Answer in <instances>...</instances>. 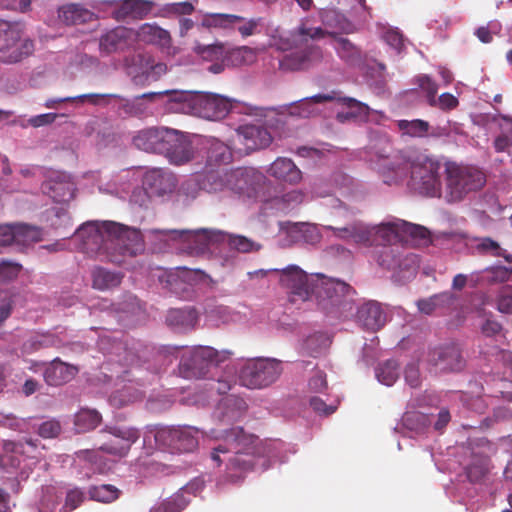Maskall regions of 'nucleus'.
Returning a JSON list of instances; mask_svg holds the SVG:
<instances>
[{
  "mask_svg": "<svg viewBox=\"0 0 512 512\" xmlns=\"http://www.w3.org/2000/svg\"><path fill=\"white\" fill-rule=\"evenodd\" d=\"M368 161L384 184L392 186L406 181L407 187L418 195L439 198L442 194L444 166L433 155H405L395 151L386 137H380L370 143Z\"/></svg>",
  "mask_w": 512,
  "mask_h": 512,
  "instance_id": "1",
  "label": "nucleus"
},
{
  "mask_svg": "<svg viewBox=\"0 0 512 512\" xmlns=\"http://www.w3.org/2000/svg\"><path fill=\"white\" fill-rule=\"evenodd\" d=\"M211 437L220 440L212 450L211 460L218 467L225 465L226 477L232 482L241 480L250 470L265 471L276 459L284 462L280 457L281 442H262L240 427L221 433L212 430Z\"/></svg>",
  "mask_w": 512,
  "mask_h": 512,
  "instance_id": "2",
  "label": "nucleus"
},
{
  "mask_svg": "<svg viewBox=\"0 0 512 512\" xmlns=\"http://www.w3.org/2000/svg\"><path fill=\"white\" fill-rule=\"evenodd\" d=\"M278 279L291 302L315 301L326 315L348 317L353 312V288L339 279L307 274L297 265L279 269Z\"/></svg>",
  "mask_w": 512,
  "mask_h": 512,
  "instance_id": "3",
  "label": "nucleus"
},
{
  "mask_svg": "<svg viewBox=\"0 0 512 512\" xmlns=\"http://www.w3.org/2000/svg\"><path fill=\"white\" fill-rule=\"evenodd\" d=\"M71 241L83 253L117 264L123 263V256H136L144 250V235L138 229L114 221H87Z\"/></svg>",
  "mask_w": 512,
  "mask_h": 512,
  "instance_id": "4",
  "label": "nucleus"
},
{
  "mask_svg": "<svg viewBox=\"0 0 512 512\" xmlns=\"http://www.w3.org/2000/svg\"><path fill=\"white\" fill-rule=\"evenodd\" d=\"M147 236L163 242L170 248L175 246L192 255L214 253L217 249L225 245L241 253H249L260 249L258 243L244 236L231 235L217 229H154L147 231Z\"/></svg>",
  "mask_w": 512,
  "mask_h": 512,
  "instance_id": "5",
  "label": "nucleus"
},
{
  "mask_svg": "<svg viewBox=\"0 0 512 512\" xmlns=\"http://www.w3.org/2000/svg\"><path fill=\"white\" fill-rule=\"evenodd\" d=\"M169 110L218 121L224 119L230 112L262 119L267 117L269 109L211 92L172 91Z\"/></svg>",
  "mask_w": 512,
  "mask_h": 512,
  "instance_id": "6",
  "label": "nucleus"
},
{
  "mask_svg": "<svg viewBox=\"0 0 512 512\" xmlns=\"http://www.w3.org/2000/svg\"><path fill=\"white\" fill-rule=\"evenodd\" d=\"M404 220L389 217L379 224H368L362 221H354L345 226L321 225L320 232L331 233V236L339 240L352 241L363 246H392L403 241Z\"/></svg>",
  "mask_w": 512,
  "mask_h": 512,
  "instance_id": "7",
  "label": "nucleus"
},
{
  "mask_svg": "<svg viewBox=\"0 0 512 512\" xmlns=\"http://www.w3.org/2000/svg\"><path fill=\"white\" fill-rule=\"evenodd\" d=\"M333 32L324 29L317 24L314 17L302 18L297 27L289 32V48L298 50L286 55L280 65L284 69H306L319 63L323 58L322 49L314 44H308L310 40H320L332 35Z\"/></svg>",
  "mask_w": 512,
  "mask_h": 512,
  "instance_id": "8",
  "label": "nucleus"
},
{
  "mask_svg": "<svg viewBox=\"0 0 512 512\" xmlns=\"http://www.w3.org/2000/svg\"><path fill=\"white\" fill-rule=\"evenodd\" d=\"M459 465L464 470L469 483L457 487L447 488L446 493L459 503L469 505L477 495V488L473 484L482 483L489 473V459L483 440L473 444L461 445L456 448Z\"/></svg>",
  "mask_w": 512,
  "mask_h": 512,
  "instance_id": "9",
  "label": "nucleus"
},
{
  "mask_svg": "<svg viewBox=\"0 0 512 512\" xmlns=\"http://www.w3.org/2000/svg\"><path fill=\"white\" fill-rule=\"evenodd\" d=\"M109 433L112 438L99 450H82L76 453V462L82 469L87 470L85 472L87 477L110 470V462L103 457V452L120 458L125 457L141 435L138 429L129 426L111 427Z\"/></svg>",
  "mask_w": 512,
  "mask_h": 512,
  "instance_id": "10",
  "label": "nucleus"
},
{
  "mask_svg": "<svg viewBox=\"0 0 512 512\" xmlns=\"http://www.w3.org/2000/svg\"><path fill=\"white\" fill-rule=\"evenodd\" d=\"M485 183V175L479 169L455 162H446L442 194L438 199L449 204L461 202L469 194L480 190Z\"/></svg>",
  "mask_w": 512,
  "mask_h": 512,
  "instance_id": "11",
  "label": "nucleus"
},
{
  "mask_svg": "<svg viewBox=\"0 0 512 512\" xmlns=\"http://www.w3.org/2000/svg\"><path fill=\"white\" fill-rule=\"evenodd\" d=\"M199 430L193 426H147L143 433L145 446L153 442L158 447L178 452H192L198 446Z\"/></svg>",
  "mask_w": 512,
  "mask_h": 512,
  "instance_id": "12",
  "label": "nucleus"
},
{
  "mask_svg": "<svg viewBox=\"0 0 512 512\" xmlns=\"http://www.w3.org/2000/svg\"><path fill=\"white\" fill-rule=\"evenodd\" d=\"M230 350H216L211 346H194L183 351L179 363V373L187 379L204 378L212 366L230 359Z\"/></svg>",
  "mask_w": 512,
  "mask_h": 512,
  "instance_id": "13",
  "label": "nucleus"
},
{
  "mask_svg": "<svg viewBox=\"0 0 512 512\" xmlns=\"http://www.w3.org/2000/svg\"><path fill=\"white\" fill-rule=\"evenodd\" d=\"M34 50L33 42L24 35L20 22L0 20V61L16 63L29 56Z\"/></svg>",
  "mask_w": 512,
  "mask_h": 512,
  "instance_id": "14",
  "label": "nucleus"
},
{
  "mask_svg": "<svg viewBox=\"0 0 512 512\" xmlns=\"http://www.w3.org/2000/svg\"><path fill=\"white\" fill-rule=\"evenodd\" d=\"M281 373V362L277 359H249L239 372V381L249 389H262L274 383Z\"/></svg>",
  "mask_w": 512,
  "mask_h": 512,
  "instance_id": "15",
  "label": "nucleus"
},
{
  "mask_svg": "<svg viewBox=\"0 0 512 512\" xmlns=\"http://www.w3.org/2000/svg\"><path fill=\"white\" fill-rule=\"evenodd\" d=\"M337 98V92L331 91L328 93H320L310 97H305L290 104H285L279 107H264L269 109L267 117L270 113L278 115L288 114L290 116L308 118L315 116L323 111L330 103H333Z\"/></svg>",
  "mask_w": 512,
  "mask_h": 512,
  "instance_id": "16",
  "label": "nucleus"
},
{
  "mask_svg": "<svg viewBox=\"0 0 512 512\" xmlns=\"http://www.w3.org/2000/svg\"><path fill=\"white\" fill-rule=\"evenodd\" d=\"M419 257L414 253H396L392 248H385L378 257V264L391 271L393 278L399 282L412 279L419 269Z\"/></svg>",
  "mask_w": 512,
  "mask_h": 512,
  "instance_id": "17",
  "label": "nucleus"
},
{
  "mask_svg": "<svg viewBox=\"0 0 512 512\" xmlns=\"http://www.w3.org/2000/svg\"><path fill=\"white\" fill-rule=\"evenodd\" d=\"M263 177L253 169L229 170V192L239 197L257 201Z\"/></svg>",
  "mask_w": 512,
  "mask_h": 512,
  "instance_id": "18",
  "label": "nucleus"
},
{
  "mask_svg": "<svg viewBox=\"0 0 512 512\" xmlns=\"http://www.w3.org/2000/svg\"><path fill=\"white\" fill-rule=\"evenodd\" d=\"M426 361L436 373L460 371L465 366L460 348L454 343L430 349Z\"/></svg>",
  "mask_w": 512,
  "mask_h": 512,
  "instance_id": "19",
  "label": "nucleus"
},
{
  "mask_svg": "<svg viewBox=\"0 0 512 512\" xmlns=\"http://www.w3.org/2000/svg\"><path fill=\"white\" fill-rule=\"evenodd\" d=\"M136 42L135 29L118 26L107 30L98 40V48L101 57L121 54L131 48Z\"/></svg>",
  "mask_w": 512,
  "mask_h": 512,
  "instance_id": "20",
  "label": "nucleus"
},
{
  "mask_svg": "<svg viewBox=\"0 0 512 512\" xmlns=\"http://www.w3.org/2000/svg\"><path fill=\"white\" fill-rule=\"evenodd\" d=\"M334 102L345 109L337 112V119L340 122L357 120L380 123L386 118L383 112L371 109L367 104L360 102L355 98L343 97L339 92H337V98Z\"/></svg>",
  "mask_w": 512,
  "mask_h": 512,
  "instance_id": "21",
  "label": "nucleus"
},
{
  "mask_svg": "<svg viewBox=\"0 0 512 512\" xmlns=\"http://www.w3.org/2000/svg\"><path fill=\"white\" fill-rule=\"evenodd\" d=\"M197 149L187 133L174 129L163 157L174 166H183L196 158Z\"/></svg>",
  "mask_w": 512,
  "mask_h": 512,
  "instance_id": "22",
  "label": "nucleus"
},
{
  "mask_svg": "<svg viewBox=\"0 0 512 512\" xmlns=\"http://www.w3.org/2000/svg\"><path fill=\"white\" fill-rule=\"evenodd\" d=\"M353 295H355V291L353 290ZM352 299H354V296H352ZM353 301V312L348 317L343 316H335L330 315L333 318H340V319H348L354 315H356L358 323L365 329L370 331H377L381 329L386 321H387V315L383 308L381 307V304L373 301L368 300L364 301L361 304L356 305L355 300Z\"/></svg>",
  "mask_w": 512,
  "mask_h": 512,
  "instance_id": "23",
  "label": "nucleus"
},
{
  "mask_svg": "<svg viewBox=\"0 0 512 512\" xmlns=\"http://www.w3.org/2000/svg\"><path fill=\"white\" fill-rule=\"evenodd\" d=\"M173 131L164 126L143 129L133 137V144L142 151L163 156Z\"/></svg>",
  "mask_w": 512,
  "mask_h": 512,
  "instance_id": "24",
  "label": "nucleus"
},
{
  "mask_svg": "<svg viewBox=\"0 0 512 512\" xmlns=\"http://www.w3.org/2000/svg\"><path fill=\"white\" fill-rule=\"evenodd\" d=\"M230 389L231 382L228 379L209 378L191 388L184 401L188 405L204 406L215 400L216 396L226 394Z\"/></svg>",
  "mask_w": 512,
  "mask_h": 512,
  "instance_id": "25",
  "label": "nucleus"
},
{
  "mask_svg": "<svg viewBox=\"0 0 512 512\" xmlns=\"http://www.w3.org/2000/svg\"><path fill=\"white\" fill-rule=\"evenodd\" d=\"M143 186L151 196L164 197L171 195L177 187L174 173L163 168H152L143 175Z\"/></svg>",
  "mask_w": 512,
  "mask_h": 512,
  "instance_id": "26",
  "label": "nucleus"
},
{
  "mask_svg": "<svg viewBox=\"0 0 512 512\" xmlns=\"http://www.w3.org/2000/svg\"><path fill=\"white\" fill-rule=\"evenodd\" d=\"M99 350L104 354L115 355L119 362L124 364H134L140 358L139 343H134L131 347H128L126 343L118 341L115 337H112L109 333H105L99 336L97 342Z\"/></svg>",
  "mask_w": 512,
  "mask_h": 512,
  "instance_id": "27",
  "label": "nucleus"
},
{
  "mask_svg": "<svg viewBox=\"0 0 512 512\" xmlns=\"http://www.w3.org/2000/svg\"><path fill=\"white\" fill-rule=\"evenodd\" d=\"M191 272L185 267H177L175 269L157 268L153 272V276L157 277L163 288L179 297H183L188 292L190 284Z\"/></svg>",
  "mask_w": 512,
  "mask_h": 512,
  "instance_id": "28",
  "label": "nucleus"
},
{
  "mask_svg": "<svg viewBox=\"0 0 512 512\" xmlns=\"http://www.w3.org/2000/svg\"><path fill=\"white\" fill-rule=\"evenodd\" d=\"M237 140L247 151L268 147L272 141L271 133L261 126L244 124L236 129Z\"/></svg>",
  "mask_w": 512,
  "mask_h": 512,
  "instance_id": "29",
  "label": "nucleus"
},
{
  "mask_svg": "<svg viewBox=\"0 0 512 512\" xmlns=\"http://www.w3.org/2000/svg\"><path fill=\"white\" fill-rule=\"evenodd\" d=\"M203 482L194 480L182 487L173 496L167 498L161 503L152 508L151 512H180L190 502V498L186 497L187 494H196L202 489Z\"/></svg>",
  "mask_w": 512,
  "mask_h": 512,
  "instance_id": "30",
  "label": "nucleus"
},
{
  "mask_svg": "<svg viewBox=\"0 0 512 512\" xmlns=\"http://www.w3.org/2000/svg\"><path fill=\"white\" fill-rule=\"evenodd\" d=\"M4 455L1 458L3 465H10L13 468H19L25 456L34 458L33 452L36 450V444L31 440L23 441H5L3 443Z\"/></svg>",
  "mask_w": 512,
  "mask_h": 512,
  "instance_id": "31",
  "label": "nucleus"
},
{
  "mask_svg": "<svg viewBox=\"0 0 512 512\" xmlns=\"http://www.w3.org/2000/svg\"><path fill=\"white\" fill-rule=\"evenodd\" d=\"M139 72L130 71L135 83L145 84L160 79L167 72V65L156 62L149 55L138 56Z\"/></svg>",
  "mask_w": 512,
  "mask_h": 512,
  "instance_id": "32",
  "label": "nucleus"
},
{
  "mask_svg": "<svg viewBox=\"0 0 512 512\" xmlns=\"http://www.w3.org/2000/svg\"><path fill=\"white\" fill-rule=\"evenodd\" d=\"M202 178V189L209 194L229 192V170L206 167L199 172Z\"/></svg>",
  "mask_w": 512,
  "mask_h": 512,
  "instance_id": "33",
  "label": "nucleus"
},
{
  "mask_svg": "<svg viewBox=\"0 0 512 512\" xmlns=\"http://www.w3.org/2000/svg\"><path fill=\"white\" fill-rule=\"evenodd\" d=\"M199 320V315L194 308L170 309L166 316L167 325L175 332L185 333L193 330Z\"/></svg>",
  "mask_w": 512,
  "mask_h": 512,
  "instance_id": "34",
  "label": "nucleus"
},
{
  "mask_svg": "<svg viewBox=\"0 0 512 512\" xmlns=\"http://www.w3.org/2000/svg\"><path fill=\"white\" fill-rule=\"evenodd\" d=\"M154 6L149 0H121L112 11L113 17L120 21L126 18L142 19Z\"/></svg>",
  "mask_w": 512,
  "mask_h": 512,
  "instance_id": "35",
  "label": "nucleus"
},
{
  "mask_svg": "<svg viewBox=\"0 0 512 512\" xmlns=\"http://www.w3.org/2000/svg\"><path fill=\"white\" fill-rule=\"evenodd\" d=\"M280 237L284 245H291L300 241L312 242L316 239L312 234L316 226L306 223L279 222Z\"/></svg>",
  "mask_w": 512,
  "mask_h": 512,
  "instance_id": "36",
  "label": "nucleus"
},
{
  "mask_svg": "<svg viewBox=\"0 0 512 512\" xmlns=\"http://www.w3.org/2000/svg\"><path fill=\"white\" fill-rule=\"evenodd\" d=\"M330 45L336 51L338 57L350 67H361L364 57L361 50L354 45L348 38L343 36H333Z\"/></svg>",
  "mask_w": 512,
  "mask_h": 512,
  "instance_id": "37",
  "label": "nucleus"
},
{
  "mask_svg": "<svg viewBox=\"0 0 512 512\" xmlns=\"http://www.w3.org/2000/svg\"><path fill=\"white\" fill-rule=\"evenodd\" d=\"M202 150L205 151L206 167L219 168L220 165L227 164L232 159L230 148L215 138L206 139L202 143Z\"/></svg>",
  "mask_w": 512,
  "mask_h": 512,
  "instance_id": "38",
  "label": "nucleus"
},
{
  "mask_svg": "<svg viewBox=\"0 0 512 512\" xmlns=\"http://www.w3.org/2000/svg\"><path fill=\"white\" fill-rule=\"evenodd\" d=\"M432 424L430 416L419 411H407L402 417L401 433L412 438L424 434Z\"/></svg>",
  "mask_w": 512,
  "mask_h": 512,
  "instance_id": "39",
  "label": "nucleus"
},
{
  "mask_svg": "<svg viewBox=\"0 0 512 512\" xmlns=\"http://www.w3.org/2000/svg\"><path fill=\"white\" fill-rule=\"evenodd\" d=\"M305 199V195L300 190H291L287 193L283 194L281 197L275 196L270 199H260L263 203L262 210L267 213L268 211H279V212H288L299 204H301Z\"/></svg>",
  "mask_w": 512,
  "mask_h": 512,
  "instance_id": "40",
  "label": "nucleus"
},
{
  "mask_svg": "<svg viewBox=\"0 0 512 512\" xmlns=\"http://www.w3.org/2000/svg\"><path fill=\"white\" fill-rule=\"evenodd\" d=\"M77 372L76 366L64 363L56 358L44 369V379L47 384L58 386L71 381Z\"/></svg>",
  "mask_w": 512,
  "mask_h": 512,
  "instance_id": "41",
  "label": "nucleus"
},
{
  "mask_svg": "<svg viewBox=\"0 0 512 512\" xmlns=\"http://www.w3.org/2000/svg\"><path fill=\"white\" fill-rule=\"evenodd\" d=\"M68 176L61 174L57 179H51L43 183L42 190L55 202L64 203L74 197V184L69 181Z\"/></svg>",
  "mask_w": 512,
  "mask_h": 512,
  "instance_id": "42",
  "label": "nucleus"
},
{
  "mask_svg": "<svg viewBox=\"0 0 512 512\" xmlns=\"http://www.w3.org/2000/svg\"><path fill=\"white\" fill-rule=\"evenodd\" d=\"M135 34L136 41L139 40L160 47H169L171 45L170 33L156 24H142L135 30Z\"/></svg>",
  "mask_w": 512,
  "mask_h": 512,
  "instance_id": "43",
  "label": "nucleus"
},
{
  "mask_svg": "<svg viewBox=\"0 0 512 512\" xmlns=\"http://www.w3.org/2000/svg\"><path fill=\"white\" fill-rule=\"evenodd\" d=\"M200 57L211 64L207 70L213 74H220L224 71L227 60V52L223 45L213 44L207 46H199L197 49Z\"/></svg>",
  "mask_w": 512,
  "mask_h": 512,
  "instance_id": "44",
  "label": "nucleus"
},
{
  "mask_svg": "<svg viewBox=\"0 0 512 512\" xmlns=\"http://www.w3.org/2000/svg\"><path fill=\"white\" fill-rule=\"evenodd\" d=\"M58 18L66 25H76L91 21L94 13L81 4L68 3L58 8Z\"/></svg>",
  "mask_w": 512,
  "mask_h": 512,
  "instance_id": "45",
  "label": "nucleus"
},
{
  "mask_svg": "<svg viewBox=\"0 0 512 512\" xmlns=\"http://www.w3.org/2000/svg\"><path fill=\"white\" fill-rule=\"evenodd\" d=\"M269 174L278 180L291 184L298 183L301 180V171L288 158H277L268 170Z\"/></svg>",
  "mask_w": 512,
  "mask_h": 512,
  "instance_id": "46",
  "label": "nucleus"
},
{
  "mask_svg": "<svg viewBox=\"0 0 512 512\" xmlns=\"http://www.w3.org/2000/svg\"><path fill=\"white\" fill-rule=\"evenodd\" d=\"M200 26L207 29H232L244 18L234 14L226 13H203Z\"/></svg>",
  "mask_w": 512,
  "mask_h": 512,
  "instance_id": "47",
  "label": "nucleus"
},
{
  "mask_svg": "<svg viewBox=\"0 0 512 512\" xmlns=\"http://www.w3.org/2000/svg\"><path fill=\"white\" fill-rule=\"evenodd\" d=\"M319 18L322 27L333 32L332 35H328L331 39L337 36V31H347L350 26L343 13L334 8L322 9L319 12Z\"/></svg>",
  "mask_w": 512,
  "mask_h": 512,
  "instance_id": "48",
  "label": "nucleus"
},
{
  "mask_svg": "<svg viewBox=\"0 0 512 512\" xmlns=\"http://www.w3.org/2000/svg\"><path fill=\"white\" fill-rule=\"evenodd\" d=\"M138 182V177L136 176V172L133 170H124L122 171L113 181V183L108 184V187L103 189L100 187V190H105L108 193L115 194L121 198H125L129 193L131 188Z\"/></svg>",
  "mask_w": 512,
  "mask_h": 512,
  "instance_id": "49",
  "label": "nucleus"
},
{
  "mask_svg": "<svg viewBox=\"0 0 512 512\" xmlns=\"http://www.w3.org/2000/svg\"><path fill=\"white\" fill-rule=\"evenodd\" d=\"M485 281L490 284L502 283L512 281V268L505 266H492L488 267L481 272H474L471 274V280Z\"/></svg>",
  "mask_w": 512,
  "mask_h": 512,
  "instance_id": "50",
  "label": "nucleus"
},
{
  "mask_svg": "<svg viewBox=\"0 0 512 512\" xmlns=\"http://www.w3.org/2000/svg\"><path fill=\"white\" fill-rule=\"evenodd\" d=\"M465 243L474 253L493 257H499L502 254L499 243L490 237H466Z\"/></svg>",
  "mask_w": 512,
  "mask_h": 512,
  "instance_id": "51",
  "label": "nucleus"
},
{
  "mask_svg": "<svg viewBox=\"0 0 512 512\" xmlns=\"http://www.w3.org/2000/svg\"><path fill=\"white\" fill-rule=\"evenodd\" d=\"M122 280V275L109 271L102 267H95L92 270L93 287L98 290H108L117 287Z\"/></svg>",
  "mask_w": 512,
  "mask_h": 512,
  "instance_id": "52",
  "label": "nucleus"
},
{
  "mask_svg": "<svg viewBox=\"0 0 512 512\" xmlns=\"http://www.w3.org/2000/svg\"><path fill=\"white\" fill-rule=\"evenodd\" d=\"M172 91H163V92H149L144 93L141 96L135 97L132 101H130L127 106L129 112L135 116H144L150 113V108L148 106V101H152L156 98H160L164 95L169 97L168 106L170 105Z\"/></svg>",
  "mask_w": 512,
  "mask_h": 512,
  "instance_id": "53",
  "label": "nucleus"
},
{
  "mask_svg": "<svg viewBox=\"0 0 512 512\" xmlns=\"http://www.w3.org/2000/svg\"><path fill=\"white\" fill-rule=\"evenodd\" d=\"M479 318H482V322L479 324L481 337L484 340H495L496 337L502 332V325L493 319L492 314L487 313L483 308H477L476 310Z\"/></svg>",
  "mask_w": 512,
  "mask_h": 512,
  "instance_id": "54",
  "label": "nucleus"
},
{
  "mask_svg": "<svg viewBox=\"0 0 512 512\" xmlns=\"http://www.w3.org/2000/svg\"><path fill=\"white\" fill-rule=\"evenodd\" d=\"M118 96L115 94H82L72 97H63V98H50L45 101V107L49 109L56 108V104L63 102H84L88 101L93 105L101 104L107 98H117Z\"/></svg>",
  "mask_w": 512,
  "mask_h": 512,
  "instance_id": "55",
  "label": "nucleus"
},
{
  "mask_svg": "<svg viewBox=\"0 0 512 512\" xmlns=\"http://www.w3.org/2000/svg\"><path fill=\"white\" fill-rule=\"evenodd\" d=\"M397 126L402 135L423 138L429 135L430 124L421 119L399 120Z\"/></svg>",
  "mask_w": 512,
  "mask_h": 512,
  "instance_id": "56",
  "label": "nucleus"
},
{
  "mask_svg": "<svg viewBox=\"0 0 512 512\" xmlns=\"http://www.w3.org/2000/svg\"><path fill=\"white\" fill-rule=\"evenodd\" d=\"M42 239V231L26 224H15V245L29 246Z\"/></svg>",
  "mask_w": 512,
  "mask_h": 512,
  "instance_id": "57",
  "label": "nucleus"
},
{
  "mask_svg": "<svg viewBox=\"0 0 512 512\" xmlns=\"http://www.w3.org/2000/svg\"><path fill=\"white\" fill-rule=\"evenodd\" d=\"M454 296L450 292H443L431 296L428 299H422L417 302V306L420 312L424 314H431L437 308L448 306L454 302Z\"/></svg>",
  "mask_w": 512,
  "mask_h": 512,
  "instance_id": "58",
  "label": "nucleus"
},
{
  "mask_svg": "<svg viewBox=\"0 0 512 512\" xmlns=\"http://www.w3.org/2000/svg\"><path fill=\"white\" fill-rule=\"evenodd\" d=\"M101 421V415L94 409H81L75 415V426L78 432H86L94 429Z\"/></svg>",
  "mask_w": 512,
  "mask_h": 512,
  "instance_id": "59",
  "label": "nucleus"
},
{
  "mask_svg": "<svg viewBox=\"0 0 512 512\" xmlns=\"http://www.w3.org/2000/svg\"><path fill=\"white\" fill-rule=\"evenodd\" d=\"M330 343V337L326 333L318 332L307 337L303 348L309 355L317 357L326 351Z\"/></svg>",
  "mask_w": 512,
  "mask_h": 512,
  "instance_id": "60",
  "label": "nucleus"
},
{
  "mask_svg": "<svg viewBox=\"0 0 512 512\" xmlns=\"http://www.w3.org/2000/svg\"><path fill=\"white\" fill-rule=\"evenodd\" d=\"M380 36L396 54H401L405 49L406 40L398 28L383 26L380 30Z\"/></svg>",
  "mask_w": 512,
  "mask_h": 512,
  "instance_id": "61",
  "label": "nucleus"
},
{
  "mask_svg": "<svg viewBox=\"0 0 512 512\" xmlns=\"http://www.w3.org/2000/svg\"><path fill=\"white\" fill-rule=\"evenodd\" d=\"M90 499L102 502L111 503L117 500L121 494L120 490L110 484H102L98 486H92L88 491Z\"/></svg>",
  "mask_w": 512,
  "mask_h": 512,
  "instance_id": "62",
  "label": "nucleus"
},
{
  "mask_svg": "<svg viewBox=\"0 0 512 512\" xmlns=\"http://www.w3.org/2000/svg\"><path fill=\"white\" fill-rule=\"evenodd\" d=\"M375 375L381 384L392 386L399 377L398 364L394 360H387L376 368Z\"/></svg>",
  "mask_w": 512,
  "mask_h": 512,
  "instance_id": "63",
  "label": "nucleus"
},
{
  "mask_svg": "<svg viewBox=\"0 0 512 512\" xmlns=\"http://www.w3.org/2000/svg\"><path fill=\"white\" fill-rule=\"evenodd\" d=\"M141 393L135 390L130 385L123 386L120 390H117L109 396V403L117 408H121L129 403L135 402L140 399Z\"/></svg>",
  "mask_w": 512,
  "mask_h": 512,
  "instance_id": "64",
  "label": "nucleus"
}]
</instances>
